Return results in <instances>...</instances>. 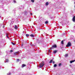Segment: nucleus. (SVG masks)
Here are the masks:
<instances>
[{"label":"nucleus","instance_id":"1","mask_svg":"<svg viewBox=\"0 0 75 75\" xmlns=\"http://www.w3.org/2000/svg\"><path fill=\"white\" fill-rule=\"evenodd\" d=\"M44 65H45L44 62L42 61V62L40 64V68H42V67H43V66H44Z\"/></svg>","mask_w":75,"mask_h":75},{"label":"nucleus","instance_id":"2","mask_svg":"<svg viewBox=\"0 0 75 75\" xmlns=\"http://www.w3.org/2000/svg\"><path fill=\"white\" fill-rule=\"evenodd\" d=\"M71 42H69L67 43V45H66V47H71Z\"/></svg>","mask_w":75,"mask_h":75},{"label":"nucleus","instance_id":"3","mask_svg":"<svg viewBox=\"0 0 75 75\" xmlns=\"http://www.w3.org/2000/svg\"><path fill=\"white\" fill-rule=\"evenodd\" d=\"M57 45L55 44L52 46V47H51V48H50V50H51L52 49H54V48H57Z\"/></svg>","mask_w":75,"mask_h":75},{"label":"nucleus","instance_id":"4","mask_svg":"<svg viewBox=\"0 0 75 75\" xmlns=\"http://www.w3.org/2000/svg\"><path fill=\"white\" fill-rule=\"evenodd\" d=\"M72 21H74V22H75V16H74L73 17V19Z\"/></svg>","mask_w":75,"mask_h":75},{"label":"nucleus","instance_id":"5","mask_svg":"<svg viewBox=\"0 0 75 75\" xmlns=\"http://www.w3.org/2000/svg\"><path fill=\"white\" fill-rule=\"evenodd\" d=\"M58 51V50H54L53 51V53L54 54H55L56 53H57V52Z\"/></svg>","mask_w":75,"mask_h":75},{"label":"nucleus","instance_id":"6","mask_svg":"<svg viewBox=\"0 0 75 75\" xmlns=\"http://www.w3.org/2000/svg\"><path fill=\"white\" fill-rule=\"evenodd\" d=\"M26 67V65L24 64H23L22 65V68H23V67Z\"/></svg>","mask_w":75,"mask_h":75},{"label":"nucleus","instance_id":"7","mask_svg":"<svg viewBox=\"0 0 75 75\" xmlns=\"http://www.w3.org/2000/svg\"><path fill=\"white\" fill-rule=\"evenodd\" d=\"M74 61H75V60H74L71 61L70 62V63H71V64H72V62H74Z\"/></svg>","mask_w":75,"mask_h":75},{"label":"nucleus","instance_id":"8","mask_svg":"<svg viewBox=\"0 0 75 75\" xmlns=\"http://www.w3.org/2000/svg\"><path fill=\"white\" fill-rule=\"evenodd\" d=\"M14 28H15V29H17V25H16L15 26V27H14Z\"/></svg>","mask_w":75,"mask_h":75},{"label":"nucleus","instance_id":"9","mask_svg":"<svg viewBox=\"0 0 75 75\" xmlns=\"http://www.w3.org/2000/svg\"><path fill=\"white\" fill-rule=\"evenodd\" d=\"M53 61V59H52L49 62V63H50V64H51V63H52V62Z\"/></svg>","mask_w":75,"mask_h":75},{"label":"nucleus","instance_id":"10","mask_svg":"<svg viewBox=\"0 0 75 75\" xmlns=\"http://www.w3.org/2000/svg\"><path fill=\"white\" fill-rule=\"evenodd\" d=\"M30 36L31 37H34V35L32 34L30 35Z\"/></svg>","mask_w":75,"mask_h":75},{"label":"nucleus","instance_id":"11","mask_svg":"<svg viewBox=\"0 0 75 75\" xmlns=\"http://www.w3.org/2000/svg\"><path fill=\"white\" fill-rule=\"evenodd\" d=\"M57 64H55L54 65V68H55V67H57Z\"/></svg>","mask_w":75,"mask_h":75},{"label":"nucleus","instance_id":"12","mask_svg":"<svg viewBox=\"0 0 75 75\" xmlns=\"http://www.w3.org/2000/svg\"><path fill=\"white\" fill-rule=\"evenodd\" d=\"M45 5L46 6H48V2L46 3Z\"/></svg>","mask_w":75,"mask_h":75},{"label":"nucleus","instance_id":"13","mask_svg":"<svg viewBox=\"0 0 75 75\" xmlns=\"http://www.w3.org/2000/svg\"><path fill=\"white\" fill-rule=\"evenodd\" d=\"M61 43L62 44V45L64 44V41L62 40L61 42Z\"/></svg>","mask_w":75,"mask_h":75},{"label":"nucleus","instance_id":"14","mask_svg":"<svg viewBox=\"0 0 75 75\" xmlns=\"http://www.w3.org/2000/svg\"><path fill=\"white\" fill-rule=\"evenodd\" d=\"M62 65V64L60 63L59 64V67H61V65Z\"/></svg>","mask_w":75,"mask_h":75},{"label":"nucleus","instance_id":"15","mask_svg":"<svg viewBox=\"0 0 75 75\" xmlns=\"http://www.w3.org/2000/svg\"><path fill=\"white\" fill-rule=\"evenodd\" d=\"M26 36L27 37H29V34H26Z\"/></svg>","mask_w":75,"mask_h":75},{"label":"nucleus","instance_id":"16","mask_svg":"<svg viewBox=\"0 0 75 75\" xmlns=\"http://www.w3.org/2000/svg\"><path fill=\"white\" fill-rule=\"evenodd\" d=\"M48 21H46L45 22V24H48Z\"/></svg>","mask_w":75,"mask_h":75},{"label":"nucleus","instance_id":"17","mask_svg":"<svg viewBox=\"0 0 75 75\" xmlns=\"http://www.w3.org/2000/svg\"><path fill=\"white\" fill-rule=\"evenodd\" d=\"M68 54H66L65 55V57H68Z\"/></svg>","mask_w":75,"mask_h":75},{"label":"nucleus","instance_id":"18","mask_svg":"<svg viewBox=\"0 0 75 75\" xmlns=\"http://www.w3.org/2000/svg\"><path fill=\"white\" fill-rule=\"evenodd\" d=\"M6 62H8V59H6Z\"/></svg>","mask_w":75,"mask_h":75},{"label":"nucleus","instance_id":"19","mask_svg":"<svg viewBox=\"0 0 75 75\" xmlns=\"http://www.w3.org/2000/svg\"><path fill=\"white\" fill-rule=\"evenodd\" d=\"M31 1H32V3H34V0H31Z\"/></svg>","mask_w":75,"mask_h":75},{"label":"nucleus","instance_id":"20","mask_svg":"<svg viewBox=\"0 0 75 75\" xmlns=\"http://www.w3.org/2000/svg\"><path fill=\"white\" fill-rule=\"evenodd\" d=\"M7 75H11V74L10 73H8L7 74Z\"/></svg>","mask_w":75,"mask_h":75},{"label":"nucleus","instance_id":"21","mask_svg":"<svg viewBox=\"0 0 75 75\" xmlns=\"http://www.w3.org/2000/svg\"><path fill=\"white\" fill-rule=\"evenodd\" d=\"M42 33L43 34V35H44V34H45V32H42Z\"/></svg>","mask_w":75,"mask_h":75},{"label":"nucleus","instance_id":"22","mask_svg":"<svg viewBox=\"0 0 75 75\" xmlns=\"http://www.w3.org/2000/svg\"><path fill=\"white\" fill-rule=\"evenodd\" d=\"M10 52H13V51L12 50H11L10 51Z\"/></svg>","mask_w":75,"mask_h":75},{"label":"nucleus","instance_id":"23","mask_svg":"<svg viewBox=\"0 0 75 75\" xmlns=\"http://www.w3.org/2000/svg\"><path fill=\"white\" fill-rule=\"evenodd\" d=\"M13 2L14 3H16V1H15V0H13Z\"/></svg>","mask_w":75,"mask_h":75},{"label":"nucleus","instance_id":"24","mask_svg":"<svg viewBox=\"0 0 75 75\" xmlns=\"http://www.w3.org/2000/svg\"><path fill=\"white\" fill-rule=\"evenodd\" d=\"M6 36L7 37V38H8V34L7 33H6Z\"/></svg>","mask_w":75,"mask_h":75},{"label":"nucleus","instance_id":"25","mask_svg":"<svg viewBox=\"0 0 75 75\" xmlns=\"http://www.w3.org/2000/svg\"><path fill=\"white\" fill-rule=\"evenodd\" d=\"M16 54H18V52H19L18 51L16 52Z\"/></svg>","mask_w":75,"mask_h":75},{"label":"nucleus","instance_id":"26","mask_svg":"<svg viewBox=\"0 0 75 75\" xmlns=\"http://www.w3.org/2000/svg\"><path fill=\"white\" fill-rule=\"evenodd\" d=\"M52 62L53 64H54L55 63V62H54V61H53V60Z\"/></svg>","mask_w":75,"mask_h":75},{"label":"nucleus","instance_id":"27","mask_svg":"<svg viewBox=\"0 0 75 75\" xmlns=\"http://www.w3.org/2000/svg\"><path fill=\"white\" fill-rule=\"evenodd\" d=\"M14 54L15 55H16V52H15V53H14Z\"/></svg>","mask_w":75,"mask_h":75},{"label":"nucleus","instance_id":"28","mask_svg":"<svg viewBox=\"0 0 75 75\" xmlns=\"http://www.w3.org/2000/svg\"><path fill=\"white\" fill-rule=\"evenodd\" d=\"M19 59H17V61H19Z\"/></svg>","mask_w":75,"mask_h":75},{"label":"nucleus","instance_id":"29","mask_svg":"<svg viewBox=\"0 0 75 75\" xmlns=\"http://www.w3.org/2000/svg\"><path fill=\"white\" fill-rule=\"evenodd\" d=\"M12 44H13V45H15V44L14 43H12Z\"/></svg>","mask_w":75,"mask_h":75},{"label":"nucleus","instance_id":"30","mask_svg":"<svg viewBox=\"0 0 75 75\" xmlns=\"http://www.w3.org/2000/svg\"><path fill=\"white\" fill-rule=\"evenodd\" d=\"M25 43V41H24L23 42V43Z\"/></svg>","mask_w":75,"mask_h":75},{"label":"nucleus","instance_id":"31","mask_svg":"<svg viewBox=\"0 0 75 75\" xmlns=\"http://www.w3.org/2000/svg\"><path fill=\"white\" fill-rule=\"evenodd\" d=\"M3 28H4V27L3 26Z\"/></svg>","mask_w":75,"mask_h":75},{"label":"nucleus","instance_id":"32","mask_svg":"<svg viewBox=\"0 0 75 75\" xmlns=\"http://www.w3.org/2000/svg\"><path fill=\"white\" fill-rule=\"evenodd\" d=\"M25 43H27V42L26 41Z\"/></svg>","mask_w":75,"mask_h":75},{"label":"nucleus","instance_id":"33","mask_svg":"<svg viewBox=\"0 0 75 75\" xmlns=\"http://www.w3.org/2000/svg\"><path fill=\"white\" fill-rule=\"evenodd\" d=\"M74 4H75V2H74Z\"/></svg>","mask_w":75,"mask_h":75},{"label":"nucleus","instance_id":"34","mask_svg":"<svg viewBox=\"0 0 75 75\" xmlns=\"http://www.w3.org/2000/svg\"><path fill=\"white\" fill-rule=\"evenodd\" d=\"M74 42H75V40H74Z\"/></svg>","mask_w":75,"mask_h":75}]
</instances>
